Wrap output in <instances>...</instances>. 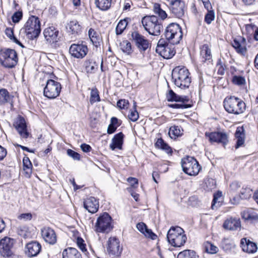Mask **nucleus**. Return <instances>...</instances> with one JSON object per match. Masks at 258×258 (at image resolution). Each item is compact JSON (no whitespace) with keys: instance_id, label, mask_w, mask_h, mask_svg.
I'll return each mask as SVG.
<instances>
[{"instance_id":"1","label":"nucleus","mask_w":258,"mask_h":258,"mask_svg":"<svg viewBox=\"0 0 258 258\" xmlns=\"http://www.w3.org/2000/svg\"><path fill=\"white\" fill-rule=\"evenodd\" d=\"M172 77L175 85L181 89L188 88L191 83L189 72L185 67H176L173 70Z\"/></svg>"},{"instance_id":"2","label":"nucleus","mask_w":258,"mask_h":258,"mask_svg":"<svg viewBox=\"0 0 258 258\" xmlns=\"http://www.w3.org/2000/svg\"><path fill=\"white\" fill-rule=\"evenodd\" d=\"M167 239L172 246L180 247L184 244L187 237L182 228L179 226H172L167 232Z\"/></svg>"},{"instance_id":"3","label":"nucleus","mask_w":258,"mask_h":258,"mask_svg":"<svg viewBox=\"0 0 258 258\" xmlns=\"http://www.w3.org/2000/svg\"><path fill=\"white\" fill-rule=\"evenodd\" d=\"M142 25L150 34L158 36L163 29L162 21L154 15L146 16L142 19Z\"/></svg>"},{"instance_id":"4","label":"nucleus","mask_w":258,"mask_h":258,"mask_svg":"<svg viewBox=\"0 0 258 258\" xmlns=\"http://www.w3.org/2000/svg\"><path fill=\"white\" fill-rule=\"evenodd\" d=\"M224 107L228 113L234 114L242 113L245 109V104L240 99L234 96L225 98Z\"/></svg>"},{"instance_id":"5","label":"nucleus","mask_w":258,"mask_h":258,"mask_svg":"<svg viewBox=\"0 0 258 258\" xmlns=\"http://www.w3.org/2000/svg\"><path fill=\"white\" fill-rule=\"evenodd\" d=\"M18 61L17 52L13 49L4 48L0 51V63L8 69L14 68Z\"/></svg>"},{"instance_id":"6","label":"nucleus","mask_w":258,"mask_h":258,"mask_svg":"<svg viewBox=\"0 0 258 258\" xmlns=\"http://www.w3.org/2000/svg\"><path fill=\"white\" fill-rule=\"evenodd\" d=\"M25 33L31 39L38 36L41 32L40 22L37 17L31 16L24 26Z\"/></svg>"},{"instance_id":"7","label":"nucleus","mask_w":258,"mask_h":258,"mask_svg":"<svg viewBox=\"0 0 258 258\" xmlns=\"http://www.w3.org/2000/svg\"><path fill=\"white\" fill-rule=\"evenodd\" d=\"M164 35L169 42L173 45L178 44L182 38L181 28L178 24L175 23L168 25Z\"/></svg>"},{"instance_id":"8","label":"nucleus","mask_w":258,"mask_h":258,"mask_svg":"<svg viewBox=\"0 0 258 258\" xmlns=\"http://www.w3.org/2000/svg\"><path fill=\"white\" fill-rule=\"evenodd\" d=\"M181 164L183 172L190 176L197 175L201 169L198 161L192 157L187 156L182 159Z\"/></svg>"},{"instance_id":"9","label":"nucleus","mask_w":258,"mask_h":258,"mask_svg":"<svg viewBox=\"0 0 258 258\" xmlns=\"http://www.w3.org/2000/svg\"><path fill=\"white\" fill-rule=\"evenodd\" d=\"M61 90L60 83L52 79H48L43 89L44 96L48 99H54L59 95Z\"/></svg>"},{"instance_id":"10","label":"nucleus","mask_w":258,"mask_h":258,"mask_svg":"<svg viewBox=\"0 0 258 258\" xmlns=\"http://www.w3.org/2000/svg\"><path fill=\"white\" fill-rule=\"evenodd\" d=\"M112 218L107 213H104L97 219L95 224L96 231L108 233L112 229Z\"/></svg>"},{"instance_id":"11","label":"nucleus","mask_w":258,"mask_h":258,"mask_svg":"<svg viewBox=\"0 0 258 258\" xmlns=\"http://www.w3.org/2000/svg\"><path fill=\"white\" fill-rule=\"evenodd\" d=\"M156 51L166 59L171 58L175 53V50L166 44L163 39H160L158 41Z\"/></svg>"},{"instance_id":"12","label":"nucleus","mask_w":258,"mask_h":258,"mask_svg":"<svg viewBox=\"0 0 258 258\" xmlns=\"http://www.w3.org/2000/svg\"><path fill=\"white\" fill-rule=\"evenodd\" d=\"M132 38L140 52H145L149 47V40L139 32L135 31L132 33Z\"/></svg>"},{"instance_id":"13","label":"nucleus","mask_w":258,"mask_h":258,"mask_svg":"<svg viewBox=\"0 0 258 258\" xmlns=\"http://www.w3.org/2000/svg\"><path fill=\"white\" fill-rule=\"evenodd\" d=\"M107 250L110 255L114 256L120 255L122 251V247L120 245L119 240L115 237H111L108 239Z\"/></svg>"},{"instance_id":"14","label":"nucleus","mask_w":258,"mask_h":258,"mask_svg":"<svg viewBox=\"0 0 258 258\" xmlns=\"http://www.w3.org/2000/svg\"><path fill=\"white\" fill-rule=\"evenodd\" d=\"M205 136L208 138L211 143H221L225 146L228 142L227 134L222 132H206Z\"/></svg>"},{"instance_id":"15","label":"nucleus","mask_w":258,"mask_h":258,"mask_svg":"<svg viewBox=\"0 0 258 258\" xmlns=\"http://www.w3.org/2000/svg\"><path fill=\"white\" fill-rule=\"evenodd\" d=\"M69 51L74 57L82 58L86 55L88 49L87 45L82 43L73 44L70 47Z\"/></svg>"},{"instance_id":"16","label":"nucleus","mask_w":258,"mask_h":258,"mask_svg":"<svg viewBox=\"0 0 258 258\" xmlns=\"http://www.w3.org/2000/svg\"><path fill=\"white\" fill-rule=\"evenodd\" d=\"M14 126L21 138L27 139L28 137L29 133L28 132L25 119L23 117L19 116L16 119Z\"/></svg>"},{"instance_id":"17","label":"nucleus","mask_w":258,"mask_h":258,"mask_svg":"<svg viewBox=\"0 0 258 258\" xmlns=\"http://www.w3.org/2000/svg\"><path fill=\"white\" fill-rule=\"evenodd\" d=\"M171 13L178 18H181L184 14L185 6L184 2L181 1H174L169 4Z\"/></svg>"},{"instance_id":"18","label":"nucleus","mask_w":258,"mask_h":258,"mask_svg":"<svg viewBox=\"0 0 258 258\" xmlns=\"http://www.w3.org/2000/svg\"><path fill=\"white\" fill-rule=\"evenodd\" d=\"M41 234L46 242L52 245L56 242V234L52 228L49 227H44L41 230Z\"/></svg>"},{"instance_id":"19","label":"nucleus","mask_w":258,"mask_h":258,"mask_svg":"<svg viewBox=\"0 0 258 258\" xmlns=\"http://www.w3.org/2000/svg\"><path fill=\"white\" fill-rule=\"evenodd\" d=\"M14 239L6 237L0 241V253L4 256H9L12 254L11 248L14 244Z\"/></svg>"},{"instance_id":"20","label":"nucleus","mask_w":258,"mask_h":258,"mask_svg":"<svg viewBox=\"0 0 258 258\" xmlns=\"http://www.w3.org/2000/svg\"><path fill=\"white\" fill-rule=\"evenodd\" d=\"M43 34L46 41L50 43L57 42L59 40V31L53 26L45 28Z\"/></svg>"},{"instance_id":"21","label":"nucleus","mask_w":258,"mask_h":258,"mask_svg":"<svg viewBox=\"0 0 258 258\" xmlns=\"http://www.w3.org/2000/svg\"><path fill=\"white\" fill-rule=\"evenodd\" d=\"M41 249V244L37 241H33L26 245L25 252L29 257L35 256L39 254Z\"/></svg>"},{"instance_id":"22","label":"nucleus","mask_w":258,"mask_h":258,"mask_svg":"<svg viewBox=\"0 0 258 258\" xmlns=\"http://www.w3.org/2000/svg\"><path fill=\"white\" fill-rule=\"evenodd\" d=\"M84 208L91 213H95L99 208V202L94 197H89L84 201Z\"/></svg>"},{"instance_id":"23","label":"nucleus","mask_w":258,"mask_h":258,"mask_svg":"<svg viewBox=\"0 0 258 258\" xmlns=\"http://www.w3.org/2000/svg\"><path fill=\"white\" fill-rule=\"evenodd\" d=\"M240 246L243 251L248 253H252L256 251L257 246L256 244L253 242L247 240L246 238L241 239Z\"/></svg>"},{"instance_id":"24","label":"nucleus","mask_w":258,"mask_h":258,"mask_svg":"<svg viewBox=\"0 0 258 258\" xmlns=\"http://www.w3.org/2000/svg\"><path fill=\"white\" fill-rule=\"evenodd\" d=\"M241 226L239 219L229 218L227 219L223 223L224 229L229 230H236L240 228Z\"/></svg>"},{"instance_id":"25","label":"nucleus","mask_w":258,"mask_h":258,"mask_svg":"<svg viewBox=\"0 0 258 258\" xmlns=\"http://www.w3.org/2000/svg\"><path fill=\"white\" fill-rule=\"evenodd\" d=\"M166 99L168 101L187 103L189 101V97L187 96H180L175 93L173 90H170L166 94Z\"/></svg>"},{"instance_id":"26","label":"nucleus","mask_w":258,"mask_h":258,"mask_svg":"<svg viewBox=\"0 0 258 258\" xmlns=\"http://www.w3.org/2000/svg\"><path fill=\"white\" fill-rule=\"evenodd\" d=\"M200 55L204 62H210L212 60L211 46L209 44H205L200 47Z\"/></svg>"},{"instance_id":"27","label":"nucleus","mask_w":258,"mask_h":258,"mask_svg":"<svg viewBox=\"0 0 258 258\" xmlns=\"http://www.w3.org/2000/svg\"><path fill=\"white\" fill-rule=\"evenodd\" d=\"M244 130L242 126L237 127L235 133V137L236 139L235 148L238 149L241 147L245 142Z\"/></svg>"},{"instance_id":"28","label":"nucleus","mask_w":258,"mask_h":258,"mask_svg":"<svg viewBox=\"0 0 258 258\" xmlns=\"http://www.w3.org/2000/svg\"><path fill=\"white\" fill-rule=\"evenodd\" d=\"M124 135L120 132L114 136L112 140V143L110 145V148L114 150L116 148L121 149L123 143V138Z\"/></svg>"},{"instance_id":"29","label":"nucleus","mask_w":258,"mask_h":258,"mask_svg":"<svg viewBox=\"0 0 258 258\" xmlns=\"http://www.w3.org/2000/svg\"><path fill=\"white\" fill-rule=\"evenodd\" d=\"M62 258H82L81 254L78 250L73 247H68L62 252Z\"/></svg>"},{"instance_id":"30","label":"nucleus","mask_w":258,"mask_h":258,"mask_svg":"<svg viewBox=\"0 0 258 258\" xmlns=\"http://www.w3.org/2000/svg\"><path fill=\"white\" fill-rule=\"evenodd\" d=\"M88 34L90 40L94 46L97 47L100 45L102 39L100 35L96 31L93 29L90 28L88 31Z\"/></svg>"},{"instance_id":"31","label":"nucleus","mask_w":258,"mask_h":258,"mask_svg":"<svg viewBox=\"0 0 258 258\" xmlns=\"http://www.w3.org/2000/svg\"><path fill=\"white\" fill-rule=\"evenodd\" d=\"M69 32L74 35H78L82 31V27L77 20H72L68 24Z\"/></svg>"},{"instance_id":"32","label":"nucleus","mask_w":258,"mask_h":258,"mask_svg":"<svg viewBox=\"0 0 258 258\" xmlns=\"http://www.w3.org/2000/svg\"><path fill=\"white\" fill-rule=\"evenodd\" d=\"M242 217L246 220H258V215L252 209H247L244 210L242 213Z\"/></svg>"},{"instance_id":"33","label":"nucleus","mask_w":258,"mask_h":258,"mask_svg":"<svg viewBox=\"0 0 258 258\" xmlns=\"http://www.w3.org/2000/svg\"><path fill=\"white\" fill-rule=\"evenodd\" d=\"M112 0H95L97 8L102 11H107L111 7Z\"/></svg>"},{"instance_id":"34","label":"nucleus","mask_w":258,"mask_h":258,"mask_svg":"<svg viewBox=\"0 0 258 258\" xmlns=\"http://www.w3.org/2000/svg\"><path fill=\"white\" fill-rule=\"evenodd\" d=\"M23 170L25 171L26 176L30 177L32 173V165L28 157H24L23 160Z\"/></svg>"},{"instance_id":"35","label":"nucleus","mask_w":258,"mask_h":258,"mask_svg":"<svg viewBox=\"0 0 258 258\" xmlns=\"http://www.w3.org/2000/svg\"><path fill=\"white\" fill-rule=\"evenodd\" d=\"M183 130L180 126L173 125L170 127L168 134L171 138L175 139L182 134Z\"/></svg>"},{"instance_id":"36","label":"nucleus","mask_w":258,"mask_h":258,"mask_svg":"<svg viewBox=\"0 0 258 258\" xmlns=\"http://www.w3.org/2000/svg\"><path fill=\"white\" fill-rule=\"evenodd\" d=\"M232 45L238 53L244 54L246 51L244 42H240L237 39H234Z\"/></svg>"},{"instance_id":"37","label":"nucleus","mask_w":258,"mask_h":258,"mask_svg":"<svg viewBox=\"0 0 258 258\" xmlns=\"http://www.w3.org/2000/svg\"><path fill=\"white\" fill-rule=\"evenodd\" d=\"M128 20H130L129 18H125L123 20H121L118 22L116 27V34L117 35L121 34L126 28Z\"/></svg>"},{"instance_id":"38","label":"nucleus","mask_w":258,"mask_h":258,"mask_svg":"<svg viewBox=\"0 0 258 258\" xmlns=\"http://www.w3.org/2000/svg\"><path fill=\"white\" fill-rule=\"evenodd\" d=\"M9 92L6 89H0V105H4L10 101Z\"/></svg>"},{"instance_id":"39","label":"nucleus","mask_w":258,"mask_h":258,"mask_svg":"<svg viewBox=\"0 0 258 258\" xmlns=\"http://www.w3.org/2000/svg\"><path fill=\"white\" fill-rule=\"evenodd\" d=\"M153 11L155 14L158 15L160 17L162 21V20L166 19L167 17V15L165 11L163 10L160 7V5L158 4H155L154 5Z\"/></svg>"},{"instance_id":"40","label":"nucleus","mask_w":258,"mask_h":258,"mask_svg":"<svg viewBox=\"0 0 258 258\" xmlns=\"http://www.w3.org/2000/svg\"><path fill=\"white\" fill-rule=\"evenodd\" d=\"M177 258H198V256L193 250H184L178 253Z\"/></svg>"},{"instance_id":"41","label":"nucleus","mask_w":258,"mask_h":258,"mask_svg":"<svg viewBox=\"0 0 258 258\" xmlns=\"http://www.w3.org/2000/svg\"><path fill=\"white\" fill-rule=\"evenodd\" d=\"M222 192L218 191L214 195V198L212 201L211 208L213 210L220 206V200H222Z\"/></svg>"},{"instance_id":"42","label":"nucleus","mask_w":258,"mask_h":258,"mask_svg":"<svg viewBox=\"0 0 258 258\" xmlns=\"http://www.w3.org/2000/svg\"><path fill=\"white\" fill-rule=\"evenodd\" d=\"M120 46L122 51L126 54L128 55L132 53L133 50L131 43L127 40L123 41L120 43Z\"/></svg>"},{"instance_id":"43","label":"nucleus","mask_w":258,"mask_h":258,"mask_svg":"<svg viewBox=\"0 0 258 258\" xmlns=\"http://www.w3.org/2000/svg\"><path fill=\"white\" fill-rule=\"evenodd\" d=\"M156 147L165 150L167 153L171 151L170 147L161 138L158 139L155 143Z\"/></svg>"},{"instance_id":"44","label":"nucleus","mask_w":258,"mask_h":258,"mask_svg":"<svg viewBox=\"0 0 258 258\" xmlns=\"http://www.w3.org/2000/svg\"><path fill=\"white\" fill-rule=\"evenodd\" d=\"M205 248L206 252L211 254L216 253L219 250L218 247L210 242H207L205 244Z\"/></svg>"},{"instance_id":"45","label":"nucleus","mask_w":258,"mask_h":258,"mask_svg":"<svg viewBox=\"0 0 258 258\" xmlns=\"http://www.w3.org/2000/svg\"><path fill=\"white\" fill-rule=\"evenodd\" d=\"M136 102L134 103V110H130L128 115V118L131 121L135 122L139 118V113L136 110Z\"/></svg>"},{"instance_id":"46","label":"nucleus","mask_w":258,"mask_h":258,"mask_svg":"<svg viewBox=\"0 0 258 258\" xmlns=\"http://www.w3.org/2000/svg\"><path fill=\"white\" fill-rule=\"evenodd\" d=\"M6 34L7 36L14 42L23 47L22 44L14 35L13 30L11 28H7L6 29Z\"/></svg>"},{"instance_id":"47","label":"nucleus","mask_w":258,"mask_h":258,"mask_svg":"<svg viewBox=\"0 0 258 258\" xmlns=\"http://www.w3.org/2000/svg\"><path fill=\"white\" fill-rule=\"evenodd\" d=\"M100 101L99 92L96 89H92L90 95V102L91 104H93L96 102H99Z\"/></svg>"},{"instance_id":"48","label":"nucleus","mask_w":258,"mask_h":258,"mask_svg":"<svg viewBox=\"0 0 258 258\" xmlns=\"http://www.w3.org/2000/svg\"><path fill=\"white\" fill-rule=\"evenodd\" d=\"M76 242L78 246L80 248L82 251L84 253L85 255L89 257V255H88V252L87 250L86 244L85 243L84 240L81 237H78Z\"/></svg>"},{"instance_id":"49","label":"nucleus","mask_w":258,"mask_h":258,"mask_svg":"<svg viewBox=\"0 0 258 258\" xmlns=\"http://www.w3.org/2000/svg\"><path fill=\"white\" fill-rule=\"evenodd\" d=\"M86 68L87 72L90 73L94 72L98 69V64L96 63L95 61L89 60L86 62Z\"/></svg>"},{"instance_id":"50","label":"nucleus","mask_w":258,"mask_h":258,"mask_svg":"<svg viewBox=\"0 0 258 258\" xmlns=\"http://www.w3.org/2000/svg\"><path fill=\"white\" fill-rule=\"evenodd\" d=\"M252 191L249 187L242 188L240 191V197L241 199H249L251 195Z\"/></svg>"},{"instance_id":"51","label":"nucleus","mask_w":258,"mask_h":258,"mask_svg":"<svg viewBox=\"0 0 258 258\" xmlns=\"http://www.w3.org/2000/svg\"><path fill=\"white\" fill-rule=\"evenodd\" d=\"M215 19V13L213 10H208L205 16V21L208 24H210Z\"/></svg>"},{"instance_id":"52","label":"nucleus","mask_w":258,"mask_h":258,"mask_svg":"<svg viewBox=\"0 0 258 258\" xmlns=\"http://www.w3.org/2000/svg\"><path fill=\"white\" fill-rule=\"evenodd\" d=\"M240 185L238 183V182L236 181L233 182L230 185V188L228 192L229 195H231L235 194V193L238 190Z\"/></svg>"},{"instance_id":"53","label":"nucleus","mask_w":258,"mask_h":258,"mask_svg":"<svg viewBox=\"0 0 258 258\" xmlns=\"http://www.w3.org/2000/svg\"><path fill=\"white\" fill-rule=\"evenodd\" d=\"M186 103L179 102V103H174L168 105L170 107L175 109H185L190 107L191 106Z\"/></svg>"},{"instance_id":"54","label":"nucleus","mask_w":258,"mask_h":258,"mask_svg":"<svg viewBox=\"0 0 258 258\" xmlns=\"http://www.w3.org/2000/svg\"><path fill=\"white\" fill-rule=\"evenodd\" d=\"M23 13L22 11H18L14 13L12 16V19L14 23H18L22 19Z\"/></svg>"},{"instance_id":"55","label":"nucleus","mask_w":258,"mask_h":258,"mask_svg":"<svg viewBox=\"0 0 258 258\" xmlns=\"http://www.w3.org/2000/svg\"><path fill=\"white\" fill-rule=\"evenodd\" d=\"M117 106L121 109L127 108L129 106L128 101L125 99L119 100L117 102Z\"/></svg>"},{"instance_id":"56","label":"nucleus","mask_w":258,"mask_h":258,"mask_svg":"<svg viewBox=\"0 0 258 258\" xmlns=\"http://www.w3.org/2000/svg\"><path fill=\"white\" fill-rule=\"evenodd\" d=\"M232 82L234 84L240 85L245 83V79L242 77L235 76L233 77Z\"/></svg>"},{"instance_id":"57","label":"nucleus","mask_w":258,"mask_h":258,"mask_svg":"<svg viewBox=\"0 0 258 258\" xmlns=\"http://www.w3.org/2000/svg\"><path fill=\"white\" fill-rule=\"evenodd\" d=\"M67 154L74 160H79L80 159V154L71 149H68L67 150Z\"/></svg>"},{"instance_id":"58","label":"nucleus","mask_w":258,"mask_h":258,"mask_svg":"<svg viewBox=\"0 0 258 258\" xmlns=\"http://www.w3.org/2000/svg\"><path fill=\"white\" fill-rule=\"evenodd\" d=\"M230 202L233 205H236L238 204L240 202L241 197L240 196L234 195V194L231 195H229Z\"/></svg>"},{"instance_id":"59","label":"nucleus","mask_w":258,"mask_h":258,"mask_svg":"<svg viewBox=\"0 0 258 258\" xmlns=\"http://www.w3.org/2000/svg\"><path fill=\"white\" fill-rule=\"evenodd\" d=\"M146 237L151 238L152 239H156L157 236L151 230L147 228L144 234Z\"/></svg>"},{"instance_id":"60","label":"nucleus","mask_w":258,"mask_h":258,"mask_svg":"<svg viewBox=\"0 0 258 258\" xmlns=\"http://www.w3.org/2000/svg\"><path fill=\"white\" fill-rule=\"evenodd\" d=\"M32 218V215L31 213H23L18 216L19 219L23 220L24 221L30 220Z\"/></svg>"},{"instance_id":"61","label":"nucleus","mask_w":258,"mask_h":258,"mask_svg":"<svg viewBox=\"0 0 258 258\" xmlns=\"http://www.w3.org/2000/svg\"><path fill=\"white\" fill-rule=\"evenodd\" d=\"M137 228L141 232L144 234L147 228V227L146 225L144 223H139L137 225Z\"/></svg>"},{"instance_id":"62","label":"nucleus","mask_w":258,"mask_h":258,"mask_svg":"<svg viewBox=\"0 0 258 258\" xmlns=\"http://www.w3.org/2000/svg\"><path fill=\"white\" fill-rule=\"evenodd\" d=\"M7 154V150L0 145V161L3 160Z\"/></svg>"},{"instance_id":"63","label":"nucleus","mask_w":258,"mask_h":258,"mask_svg":"<svg viewBox=\"0 0 258 258\" xmlns=\"http://www.w3.org/2000/svg\"><path fill=\"white\" fill-rule=\"evenodd\" d=\"M217 67L218 68V74L221 75H223L224 73L225 66L222 65V64L219 61V62H218L217 64Z\"/></svg>"},{"instance_id":"64","label":"nucleus","mask_w":258,"mask_h":258,"mask_svg":"<svg viewBox=\"0 0 258 258\" xmlns=\"http://www.w3.org/2000/svg\"><path fill=\"white\" fill-rule=\"evenodd\" d=\"M81 148L83 152L86 153L89 152L91 150V147L89 145L86 144H82Z\"/></svg>"}]
</instances>
